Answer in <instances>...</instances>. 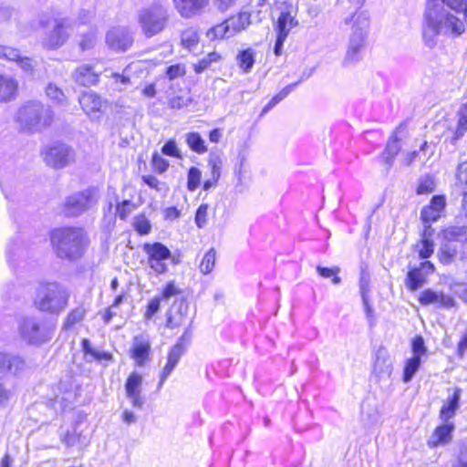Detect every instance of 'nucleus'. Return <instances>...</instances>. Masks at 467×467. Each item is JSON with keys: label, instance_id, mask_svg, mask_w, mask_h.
Instances as JSON below:
<instances>
[{"label": "nucleus", "instance_id": "f257e3e1", "mask_svg": "<svg viewBox=\"0 0 467 467\" xmlns=\"http://www.w3.org/2000/svg\"><path fill=\"white\" fill-rule=\"evenodd\" d=\"M49 237L56 255L68 261L83 257L89 244L88 233L83 227L55 228L50 232Z\"/></svg>", "mask_w": 467, "mask_h": 467}, {"label": "nucleus", "instance_id": "f03ea898", "mask_svg": "<svg viewBox=\"0 0 467 467\" xmlns=\"http://www.w3.org/2000/svg\"><path fill=\"white\" fill-rule=\"evenodd\" d=\"M54 112L38 100L23 103L16 113L15 120L24 132H38L50 127L54 122Z\"/></svg>", "mask_w": 467, "mask_h": 467}, {"label": "nucleus", "instance_id": "7ed1b4c3", "mask_svg": "<svg viewBox=\"0 0 467 467\" xmlns=\"http://www.w3.org/2000/svg\"><path fill=\"white\" fill-rule=\"evenodd\" d=\"M456 14L446 13L441 20L437 21L429 10L426 15L427 25L435 32L444 28L446 33L452 36H460L467 27V0H441Z\"/></svg>", "mask_w": 467, "mask_h": 467}, {"label": "nucleus", "instance_id": "20e7f679", "mask_svg": "<svg viewBox=\"0 0 467 467\" xmlns=\"http://www.w3.org/2000/svg\"><path fill=\"white\" fill-rule=\"evenodd\" d=\"M69 293L57 282L44 283L39 286L34 306L41 312L58 314L68 305Z\"/></svg>", "mask_w": 467, "mask_h": 467}, {"label": "nucleus", "instance_id": "39448f33", "mask_svg": "<svg viewBox=\"0 0 467 467\" xmlns=\"http://www.w3.org/2000/svg\"><path fill=\"white\" fill-rule=\"evenodd\" d=\"M207 165L210 171V177L202 182V172L196 166H191L187 171L186 187L189 192H194L202 186L207 192L217 187L222 176L223 160L218 155H211L208 158Z\"/></svg>", "mask_w": 467, "mask_h": 467}, {"label": "nucleus", "instance_id": "423d86ee", "mask_svg": "<svg viewBox=\"0 0 467 467\" xmlns=\"http://www.w3.org/2000/svg\"><path fill=\"white\" fill-rule=\"evenodd\" d=\"M138 22L144 36L152 37L166 29L169 15L165 6L158 2L142 9L139 13Z\"/></svg>", "mask_w": 467, "mask_h": 467}, {"label": "nucleus", "instance_id": "0eeeda50", "mask_svg": "<svg viewBox=\"0 0 467 467\" xmlns=\"http://www.w3.org/2000/svg\"><path fill=\"white\" fill-rule=\"evenodd\" d=\"M250 23V14L239 12L211 27L207 35L212 40H221L244 31Z\"/></svg>", "mask_w": 467, "mask_h": 467}, {"label": "nucleus", "instance_id": "6e6552de", "mask_svg": "<svg viewBox=\"0 0 467 467\" xmlns=\"http://www.w3.org/2000/svg\"><path fill=\"white\" fill-rule=\"evenodd\" d=\"M43 161L47 166L59 170L74 161V150L63 142H55L42 150Z\"/></svg>", "mask_w": 467, "mask_h": 467}, {"label": "nucleus", "instance_id": "1a4fd4ad", "mask_svg": "<svg viewBox=\"0 0 467 467\" xmlns=\"http://www.w3.org/2000/svg\"><path fill=\"white\" fill-rule=\"evenodd\" d=\"M142 250L147 256L148 265L155 274L162 275L167 272L165 261L171 257V252L165 244L161 242L144 243Z\"/></svg>", "mask_w": 467, "mask_h": 467}, {"label": "nucleus", "instance_id": "9d476101", "mask_svg": "<svg viewBox=\"0 0 467 467\" xmlns=\"http://www.w3.org/2000/svg\"><path fill=\"white\" fill-rule=\"evenodd\" d=\"M436 267L430 260L421 261L419 265L409 268L405 285L410 291H416L428 282L429 275L434 274Z\"/></svg>", "mask_w": 467, "mask_h": 467}, {"label": "nucleus", "instance_id": "9b49d317", "mask_svg": "<svg viewBox=\"0 0 467 467\" xmlns=\"http://www.w3.org/2000/svg\"><path fill=\"white\" fill-rule=\"evenodd\" d=\"M129 355L136 367H145L151 360L152 351L150 339L141 335L134 337Z\"/></svg>", "mask_w": 467, "mask_h": 467}, {"label": "nucleus", "instance_id": "f8f14e48", "mask_svg": "<svg viewBox=\"0 0 467 467\" xmlns=\"http://www.w3.org/2000/svg\"><path fill=\"white\" fill-rule=\"evenodd\" d=\"M447 198L444 194H434L420 210V221L436 223L445 215Z\"/></svg>", "mask_w": 467, "mask_h": 467}, {"label": "nucleus", "instance_id": "ddd939ff", "mask_svg": "<svg viewBox=\"0 0 467 467\" xmlns=\"http://www.w3.org/2000/svg\"><path fill=\"white\" fill-rule=\"evenodd\" d=\"M143 377L138 371H131L125 381L124 387L127 397L134 408H141L144 404L142 397Z\"/></svg>", "mask_w": 467, "mask_h": 467}, {"label": "nucleus", "instance_id": "4468645a", "mask_svg": "<svg viewBox=\"0 0 467 467\" xmlns=\"http://www.w3.org/2000/svg\"><path fill=\"white\" fill-rule=\"evenodd\" d=\"M454 430L455 425L452 421H443L437 425L427 440V446L430 449H436L450 444L453 439Z\"/></svg>", "mask_w": 467, "mask_h": 467}, {"label": "nucleus", "instance_id": "2eb2a0df", "mask_svg": "<svg viewBox=\"0 0 467 467\" xmlns=\"http://www.w3.org/2000/svg\"><path fill=\"white\" fill-rule=\"evenodd\" d=\"M418 302L421 306L436 305L440 308L454 307L456 302L452 296L444 294L442 291L437 292L430 288L423 290L418 296Z\"/></svg>", "mask_w": 467, "mask_h": 467}, {"label": "nucleus", "instance_id": "dca6fc26", "mask_svg": "<svg viewBox=\"0 0 467 467\" xmlns=\"http://www.w3.org/2000/svg\"><path fill=\"white\" fill-rule=\"evenodd\" d=\"M79 104L88 116L99 118L103 114L108 102L95 92H84L79 98Z\"/></svg>", "mask_w": 467, "mask_h": 467}, {"label": "nucleus", "instance_id": "f3484780", "mask_svg": "<svg viewBox=\"0 0 467 467\" xmlns=\"http://www.w3.org/2000/svg\"><path fill=\"white\" fill-rule=\"evenodd\" d=\"M188 303L185 299L174 302L167 311L166 327L175 329L182 327L187 320Z\"/></svg>", "mask_w": 467, "mask_h": 467}, {"label": "nucleus", "instance_id": "a211bd4d", "mask_svg": "<svg viewBox=\"0 0 467 467\" xmlns=\"http://www.w3.org/2000/svg\"><path fill=\"white\" fill-rule=\"evenodd\" d=\"M100 73L96 72L91 65H81L72 73L74 81L81 87L95 86L99 82Z\"/></svg>", "mask_w": 467, "mask_h": 467}, {"label": "nucleus", "instance_id": "6ab92c4d", "mask_svg": "<svg viewBox=\"0 0 467 467\" xmlns=\"http://www.w3.org/2000/svg\"><path fill=\"white\" fill-rule=\"evenodd\" d=\"M182 17L191 18L200 14L209 5V0H172Z\"/></svg>", "mask_w": 467, "mask_h": 467}, {"label": "nucleus", "instance_id": "aec40b11", "mask_svg": "<svg viewBox=\"0 0 467 467\" xmlns=\"http://www.w3.org/2000/svg\"><path fill=\"white\" fill-rule=\"evenodd\" d=\"M18 93V80L13 77L0 73V103L15 100Z\"/></svg>", "mask_w": 467, "mask_h": 467}, {"label": "nucleus", "instance_id": "412c9836", "mask_svg": "<svg viewBox=\"0 0 467 467\" xmlns=\"http://www.w3.org/2000/svg\"><path fill=\"white\" fill-rule=\"evenodd\" d=\"M462 396V389L454 388L452 394L443 402L440 409L439 417L442 421H449L453 418L459 409V403Z\"/></svg>", "mask_w": 467, "mask_h": 467}, {"label": "nucleus", "instance_id": "4be33fe9", "mask_svg": "<svg viewBox=\"0 0 467 467\" xmlns=\"http://www.w3.org/2000/svg\"><path fill=\"white\" fill-rule=\"evenodd\" d=\"M401 127L402 124H400L399 127L395 129V130L389 136L386 147L382 152L383 161L389 166L392 165L395 158L398 156L401 150V139L398 136V131Z\"/></svg>", "mask_w": 467, "mask_h": 467}, {"label": "nucleus", "instance_id": "5701e85b", "mask_svg": "<svg viewBox=\"0 0 467 467\" xmlns=\"http://www.w3.org/2000/svg\"><path fill=\"white\" fill-rule=\"evenodd\" d=\"M24 367L25 361L21 358L0 353V374H17Z\"/></svg>", "mask_w": 467, "mask_h": 467}, {"label": "nucleus", "instance_id": "b1692460", "mask_svg": "<svg viewBox=\"0 0 467 467\" xmlns=\"http://www.w3.org/2000/svg\"><path fill=\"white\" fill-rule=\"evenodd\" d=\"M297 21L289 10L282 11L275 25L276 36L285 37L292 28L296 26Z\"/></svg>", "mask_w": 467, "mask_h": 467}, {"label": "nucleus", "instance_id": "393cba45", "mask_svg": "<svg viewBox=\"0 0 467 467\" xmlns=\"http://www.w3.org/2000/svg\"><path fill=\"white\" fill-rule=\"evenodd\" d=\"M107 44L116 51H126L132 46L133 38L128 33L111 32L107 36Z\"/></svg>", "mask_w": 467, "mask_h": 467}, {"label": "nucleus", "instance_id": "a878e982", "mask_svg": "<svg viewBox=\"0 0 467 467\" xmlns=\"http://www.w3.org/2000/svg\"><path fill=\"white\" fill-rule=\"evenodd\" d=\"M67 38L66 26L62 22L57 23L47 38V46L49 48H57L62 46Z\"/></svg>", "mask_w": 467, "mask_h": 467}, {"label": "nucleus", "instance_id": "bb28decb", "mask_svg": "<svg viewBox=\"0 0 467 467\" xmlns=\"http://www.w3.org/2000/svg\"><path fill=\"white\" fill-rule=\"evenodd\" d=\"M421 358L418 357H410L404 360L402 368L401 380L404 383L411 381L416 373L421 367Z\"/></svg>", "mask_w": 467, "mask_h": 467}, {"label": "nucleus", "instance_id": "cd10ccee", "mask_svg": "<svg viewBox=\"0 0 467 467\" xmlns=\"http://www.w3.org/2000/svg\"><path fill=\"white\" fill-rule=\"evenodd\" d=\"M185 142L189 149L197 154H204L208 150L205 140L202 139L201 134L196 131L186 133Z\"/></svg>", "mask_w": 467, "mask_h": 467}, {"label": "nucleus", "instance_id": "c85d7f7f", "mask_svg": "<svg viewBox=\"0 0 467 467\" xmlns=\"http://www.w3.org/2000/svg\"><path fill=\"white\" fill-rule=\"evenodd\" d=\"M255 52L253 48L248 47L242 49L236 56L238 67L244 73H249L254 64Z\"/></svg>", "mask_w": 467, "mask_h": 467}, {"label": "nucleus", "instance_id": "c756f323", "mask_svg": "<svg viewBox=\"0 0 467 467\" xmlns=\"http://www.w3.org/2000/svg\"><path fill=\"white\" fill-rule=\"evenodd\" d=\"M457 256V248L449 244H441L437 253L438 261L442 265H449L452 264L456 260Z\"/></svg>", "mask_w": 467, "mask_h": 467}, {"label": "nucleus", "instance_id": "7c9ffc66", "mask_svg": "<svg viewBox=\"0 0 467 467\" xmlns=\"http://www.w3.org/2000/svg\"><path fill=\"white\" fill-rule=\"evenodd\" d=\"M86 316V310L83 306L72 308L66 316L63 322V329L69 330L76 325L81 323Z\"/></svg>", "mask_w": 467, "mask_h": 467}, {"label": "nucleus", "instance_id": "2f4dec72", "mask_svg": "<svg viewBox=\"0 0 467 467\" xmlns=\"http://www.w3.org/2000/svg\"><path fill=\"white\" fill-rule=\"evenodd\" d=\"M435 190L436 182L434 176L431 174H426L418 180L415 193L418 195H429Z\"/></svg>", "mask_w": 467, "mask_h": 467}, {"label": "nucleus", "instance_id": "473e14b6", "mask_svg": "<svg viewBox=\"0 0 467 467\" xmlns=\"http://www.w3.org/2000/svg\"><path fill=\"white\" fill-rule=\"evenodd\" d=\"M299 81L289 84L282 88L278 93L272 97V99L266 103V105L263 108L261 116L265 115L271 109H273L275 105L281 102L284 99H285L292 90L298 85Z\"/></svg>", "mask_w": 467, "mask_h": 467}, {"label": "nucleus", "instance_id": "72a5a7b5", "mask_svg": "<svg viewBox=\"0 0 467 467\" xmlns=\"http://www.w3.org/2000/svg\"><path fill=\"white\" fill-rule=\"evenodd\" d=\"M466 101L462 103L457 112V124L454 131V139L462 137L467 131V97Z\"/></svg>", "mask_w": 467, "mask_h": 467}, {"label": "nucleus", "instance_id": "f704fd0d", "mask_svg": "<svg viewBox=\"0 0 467 467\" xmlns=\"http://www.w3.org/2000/svg\"><path fill=\"white\" fill-rule=\"evenodd\" d=\"M414 247L418 253V257L421 261H425L433 254L435 243L433 240L419 239Z\"/></svg>", "mask_w": 467, "mask_h": 467}, {"label": "nucleus", "instance_id": "c9c22d12", "mask_svg": "<svg viewBox=\"0 0 467 467\" xmlns=\"http://www.w3.org/2000/svg\"><path fill=\"white\" fill-rule=\"evenodd\" d=\"M133 229L139 235H147L151 232V223L144 213H138L132 223Z\"/></svg>", "mask_w": 467, "mask_h": 467}, {"label": "nucleus", "instance_id": "e433bc0d", "mask_svg": "<svg viewBox=\"0 0 467 467\" xmlns=\"http://www.w3.org/2000/svg\"><path fill=\"white\" fill-rule=\"evenodd\" d=\"M138 204L130 200H123L116 203V216L121 221H127L131 213L138 208Z\"/></svg>", "mask_w": 467, "mask_h": 467}, {"label": "nucleus", "instance_id": "4c0bfd02", "mask_svg": "<svg viewBox=\"0 0 467 467\" xmlns=\"http://www.w3.org/2000/svg\"><path fill=\"white\" fill-rule=\"evenodd\" d=\"M463 234L464 230L462 227H458L454 225L442 227L440 231V234L444 242L443 244L456 242L462 235H463Z\"/></svg>", "mask_w": 467, "mask_h": 467}, {"label": "nucleus", "instance_id": "58836bf2", "mask_svg": "<svg viewBox=\"0 0 467 467\" xmlns=\"http://www.w3.org/2000/svg\"><path fill=\"white\" fill-rule=\"evenodd\" d=\"M346 23H351L352 27L358 31L368 26L369 16L366 11H356L346 20Z\"/></svg>", "mask_w": 467, "mask_h": 467}, {"label": "nucleus", "instance_id": "ea45409f", "mask_svg": "<svg viewBox=\"0 0 467 467\" xmlns=\"http://www.w3.org/2000/svg\"><path fill=\"white\" fill-rule=\"evenodd\" d=\"M185 351L182 338L175 343L168 351L166 364L175 368Z\"/></svg>", "mask_w": 467, "mask_h": 467}, {"label": "nucleus", "instance_id": "a19ab883", "mask_svg": "<svg viewBox=\"0 0 467 467\" xmlns=\"http://www.w3.org/2000/svg\"><path fill=\"white\" fill-rule=\"evenodd\" d=\"M85 209V203L75 197L67 198L64 204V210L67 216H76L84 212Z\"/></svg>", "mask_w": 467, "mask_h": 467}, {"label": "nucleus", "instance_id": "79ce46f5", "mask_svg": "<svg viewBox=\"0 0 467 467\" xmlns=\"http://www.w3.org/2000/svg\"><path fill=\"white\" fill-rule=\"evenodd\" d=\"M216 253L214 248H210L203 255L199 268L203 275L210 274L215 265Z\"/></svg>", "mask_w": 467, "mask_h": 467}, {"label": "nucleus", "instance_id": "37998d69", "mask_svg": "<svg viewBox=\"0 0 467 467\" xmlns=\"http://www.w3.org/2000/svg\"><path fill=\"white\" fill-rule=\"evenodd\" d=\"M182 294V289L179 287L174 280L167 282L161 290L160 295L162 301H167L171 297L178 296Z\"/></svg>", "mask_w": 467, "mask_h": 467}, {"label": "nucleus", "instance_id": "c03bdc74", "mask_svg": "<svg viewBox=\"0 0 467 467\" xmlns=\"http://www.w3.org/2000/svg\"><path fill=\"white\" fill-rule=\"evenodd\" d=\"M161 301L162 300L158 296L148 300L143 312L144 320H151L156 316L161 309Z\"/></svg>", "mask_w": 467, "mask_h": 467}, {"label": "nucleus", "instance_id": "a18cd8bd", "mask_svg": "<svg viewBox=\"0 0 467 467\" xmlns=\"http://www.w3.org/2000/svg\"><path fill=\"white\" fill-rule=\"evenodd\" d=\"M150 165L155 173L161 174L169 170L170 162L158 151H154L151 155Z\"/></svg>", "mask_w": 467, "mask_h": 467}, {"label": "nucleus", "instance_id": "49530a36", "mask_svg": "<svg viewBox=\"0 0 467 467\" xmlns=\"http://www.w3.org/2000/svg\"><path fill=\"white\" fill-rule=\"evenodd\" d=\"M410 350L412 353L411 357L422 358V357L427 355L428 350L425 346L424 338L421 335H416L411 338Z\"/></svg>", "mask_w": 467, "mask_h": 467}, {"label": "nucleus", "instance_id": "de8ad7c7", "mask_svg": "<svg viewBox=\"0 0 467 467\" xmlns=\"http://www.w3.org/2000/svg\"><path fill=\"white\" fill-rule=\"evenodd\" d=\"M317 272L323 278H331L334 285H338L341 283V278L338 275L340 273V268L338 266L325 267L317 265Z\"/></svg>", "mask_w": 467, "mask_h": 467}, {"label": "nucleus", "instance_id": "09e8293b", "mask_svg": "<svg viewBox=\"0 0 467 467\" xmlns=\"http://www.w3.org/2000/svg\"><path fill=\"white\" fill-rule=\"evenodd\" d=\"M161 151L163 155L172 157L178 160H182L183 158V154L182 150L179 149L177 142L174 139H169L163 144L161 149Z\"/></svg>", "mask_w": 467, "mask_h": 467}, {"label": "nucleus", "instance_id": "8fccbe9b", "mask_svg": "<svg viewBox=\"0 0 467 467\" xmlns=\"http://www.w3.org/2000/svg\"><path fill=\"white\" fill-rule=\"evenodd\" d=\"M363 41L364 36L361 32L359 34H358L357 32L354 33V36L351 39L350 47L347 53V57L349 60H354L357 57V55L363 47Z\"/></svg>", "mask_w": 467, "mask_h": 467}, {"label": "nucleus", "instance_id": "3c124183", "mask_svg": "<svg viewBox=\"0 0 467 467\" xmlns=\"http://www.w3.org/2000/svg\"><path fill=\"white\" fill-rule=\"evenodd\" d=\"M210 211V205L208 203H201L194 216V222L198 228H203L208 223V215Z\"/></svg>", "mask_w": 467, "mask_h": 467}, {"label": "nucleus", "instance_id": "603ef678", "mask_svg": "<svg viewBox=\"0 0 467 467\" xmlns=\"http://www.w3.org/2000/svg\"><path fill=\"white\" fill-rule=\"evenodd\" d=\"M186 72L187 69L184 64L176 63L166 67L165 76L169 80H173L175 78L184 77Z\"/></svg>", "mask_w": 467, "mask_h": 467}, {"label": "nucleus", "instance_id": "864d4df0", "mask_svg": "<svg viewBox=\"0 0 467 467\" xmlns=\"http://www.w3.org/2000/svg\"><path fill=\"white\" fill-rule=\"evenodd\" d=\"M40 331V326L36 323H32L30 325H25L23 333L29 339V341L33 344H40L44 342L46 339L44 337H38L35 334H37Z\"/></svg>", "mask_w": 467, "mask_h": 467}, {"label": "nucleus", "instance_id": "5fc2aeb1", "mask_svg": "<svg viewBox=\"0 0 467 467\" xmlns=\"http://www.w3.org/2000/svg\"><path fill=\"white\" fill-rule=\"evenodd\" d=\"M20 56V51L16 47L10 46H0V57L8 61L16 62Z\"/></svg>", "mask_w": 467, "mask_h": 467}, {"label": "nucleus", "instance_id": "6e6d98bb", "mask_svg": "<svg viewBox=\"0 0 467 467\" xmlns=\"http://www.w3.org/2000/svg\"><path fill=\"white\" fill-rule=\"evenodd\" d=\"M141 181L147 184L150 189L161 191L162 187H166L164 182H160L154 175L147 174L141 176Z\"/></svg>", "mask_w": 467, "mask_h": 467}, {"label": "nucleus", "instance_id": "4d7b16f0", "mask_svg": "<svg viewBox=\"0 0 467 467\" xmlns=\"http://www.w3.org/2000/svg\"><path fill=\"white\" fill-rule=\"evenodd\" d=\"M467 351V328L462 333V335L460 337L457 347H456V355L458 358H462Z\"/></svg>", "mask_w": 467, "mask_h": 467}, {"label": "nucleus", "instance_id": "13d9d810", "mask_svg": "<svg viewBox=\"0 0 467 467\" xmlns=\"http://www.w3.org/2000/svg\"><path fill=\"white\" fill-rule=\"evenodd\" d=\"M453 467H467V445L460 447Z\"/></svg>", "mask_w": 467, "mask_h": 467}, {"label": "nucleus", "instance_id": "bf43d9fd", "mask_svg": "<svg viewBox=\"0 0 467 467\" xmlns=\"http://www.w3.org/2000/svg\"><path fill=\"white\" fill-rule=\"evenodd\" d=\"M423 224L422 230L420 234V239L432 240L434 234V228L431 226L433 223L421 222Z\"/></svg>", "mask_w": 467, "mask_h": 467}, {"label": "nucleus", "instance_id": "052dcab7", "mask_svg": "<svg viewBox=\"0 0 467 467\" xmlns=\"http://www.w3.org/2000/svg\"><path fill=\"white\" fill-rule=\"evenodd\" d=\"M198 43L199 36L196 33H192V35L182 38V45L187 49L196 47Z\"/></svg>", "mask_w": 467, "mask_h": 467}, {"label": "nucleus", "instance_id": "680f3d73", "mask_svg": "<svg viewBox=\"0 0 467 467\" xmlns=\"http://www.w3.org/2000/svg\"><path fill=\"white\" fill-rule=\"evenodd\" d=\"M175 368L168 365V364H165L163 368L161 369V373H160V379H159V382H158V389H161L164 382L166 381L167 378L170 376V374L172 372V370L174 369Z\"/></svg>", "mask_w": 467, "mask_h": 467}, {"label": "nucleus", "instance_id": "e2e57ef3", "mask_svg": "<svg viewBox=\"0 0 467 467\" xmlns=\"http://www.w3.org/2000/svg\"><path fill=\"white\" fill-rule=\"evenodd\" d=\"M186 105V100L182 96H175L169 99V107L172 109H180Z\"/></svg>", "mask_w": 467, "mask_h": 467}, {"label": "nucleus", "instance_id": "0e129e2a", "mask_svg": "<svg viewBox=\"0 0 467 467\" xmlns=\"http://www.w3.org/2000/svg\"><path fill=\"white\" fill-rule=\"evenodd\" d=\"M19 67L26 71L33 70V63L32 59L27 57H22L21 55L18 57V59L16 61Z\"/></svg>", "mask_w": 467, "mask_h": 467}, {"label": "nucleus", "instance_id": "69168bd1", "mask_svg": "<svg viewBox=\"0 0 467 467\" xmlns=\"http://www.w3.org/2000/svg\"><path fill=\"white\" fill-rule=\"evenodd\" d=\"M141 94L143 97L147 99H152L156 96L157 90H156V84L155 83H150L146 85L142 90Z\"/></svg>", "mask_w": 467, "mask_h": 467}, {"label": "nucleus", "instance_id": "338daca9", "mask_svg": "<svg viewBox=\"0 0 467 467\" xmlns=\"http://www.w3.org/2000/svg\"><path fill=\"white\" fill-rule=\"evenodd\" d=\"M210 67L211 64L209 63V61L205 57H203L193 65V71L196 74H201Z\"/></svg>", "mask_w": 467, "mask_h": 467}, {"label": "nucleus", "instance_id": "774afa93", "mask_svg": "<svg viewBox=\"0 0 467 467\" xmlns=\"http://www.w3.org/2000/svg\"><path fill=\"white\" fill-rule=\"evenodd\" d=\"M92 358L98 361H112L113 355L110 352L95 350Z\"/></svg>", "mask_w": 467, "mask_h": 467}]
</instances>
